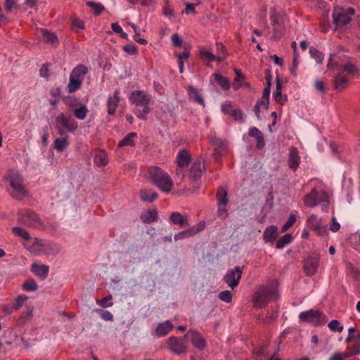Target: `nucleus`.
Here are the masks:
<instances>
[{
	"label": "nucleus",
	"instance_id": "obj_1",
	"mask_svg": "<svg viewBox=\"0 0 360 360\" xmlns=\"http://www.w3.org/2000/svg\"><path fill=\"white\" fill-rule=\"evenodd\" d=\"M129 100L136 107L134 112L137 117L146 120L147 119L146 115L150 112L148 105L150 101V96L143 91L135 90L131 93Z\"/></svg>",
	"mask_w": 360,
	"mask_h": 360
},
{
	"label": "nucleus",
	"instance_id": "obj_2",
	"mask_svg": "<svg viewBox=\"0 0 360 360\" xmlns=\"http://www.w3.org/2000/svg\"><path fill=\"white\" fill-rule=\"evenodd\" d=\"M4 179L9 183L13 191V193H11L13 198L21 200L27 195L23 184V178L17 170L8 169L4 176Z\"/></svg>",
	"mask_w": 360,
	"mask_h": 360
},
{
	"label": "nucleus",
	"instance_id": "obj_3",
	"mask_svg": "<svg viewBox=\"0 0 360 360\" xmlns=\"http://www.w3.org/2000/svg\"><path fill=\"white\" fill-rule=\"evenodd\" d=\"M148 173L153 184L162 192L169 193L172 190L174 182L169 174L160 167H150Z\"/></svg>",
	"mask_w": 360,
	"mask_h": 360
},
{
	"label": "nucleus",
	"instance_id": "obj_4",
	"mask_svg": "<svg viewBox=\"0 0 360 360\" xmlns=\"http://www.w3.org/2000/svg\"><path fill=\"white\" fill-rule=\"evenodd\" d=\"M276 288L274 283L259 285L256 288L252 297L254 307L262 308L266 306L276 295Z\"/></svg>",
	"mask_w": 360,
	"mask_h": 360
},
{
	"label": "nucleus",
	"instance_id": "obj_5",
	"mask_svg": "<svg viewBox=\"0 0 360 360\" xmlns=\"http://www.w3.org/2000/svg\"><path fill=\"white\" fill-rule=\"evenodd\" d=\"M56 128L58 134L63 136L68 132L74 133L78 128V124L72 117L61 112L56 118Z\"/></svg>",
	"mask_w": 360,
	"mask_h": 360
},
{
	"label": "nucleus",
	"instance_id": "obj_6",
	"mask_svg": "<svg viewBox=\"0 0 360 360\" xmlns=\"http://www.w3.org/2000/svg\"><path fill=\"white\" fill-rule=\"evenodd\" d=\"M355 13L353 8H344L340 6H335L333 11V22L335 29H342L346 25L349 24L351 20V16Z\"/></svg>",
	"mask_w": 360,
	"mask_h": 360
},
{
	"label": "nucleus",
	"instance_id": "obj_7",
	"mask_svg": "<svg viewBox=\"0 0 360 360\" xmlns=\"http://www.w3.org/2000/svg\"><path fill=\"white\" fill-rule=\"evenodd\" d=\"M205 169L204 160L200 157L197 158L187 170L186 176L189 182L194 186H198Z\"/></svg>",
	"mask_w": 360,
	"mask_h": 360
},
{
	"label": "nucleus",
	"instance_id": "obj_8",
	"mask_svg": "<svg viewBox=\"0 0 360 360\" xmlns=\"http://www.w3.org/2000/svg\"><path fill=\"white\" fill-rule=\"evenodd\" d=\"M18 221L26 226L34 229H45V225L38 214L32 210H24L20 211L18 213Z\"/></svg>",
	"mask_w": 360,
	"mask_h": 360
},
{
	"label": "nucleus",
	"instance_id": "obj_9",
	"mask_svg": "<svg viewBox=\"0 0 360 360\" xmlns=\"http://www.w3.org/2000/svg\"><path fill=\"white\" fill-rule=\"evenodd\" d=\"M29 251L35 255H40L41 253H55L59 251L58 247L53 243H45L44 240L34 238L33 239L32 244L27 247Z\"/></svg>",
	"mask_w": 360,
	"mask_h": 360
},
{
	"label": "nucleus",
	"instance_id": "obj_10",
	"mask_svg": "<svg viewBox=\"0 0 360 360\" xmlns=\"http://www.w3.org/2000/svg\"><path fill=\"white\" fill-rule=\"evenodd\" d=\"M167 347L173 354L184 355L188 352L187 340L185 336L178 338L172 336L167 340Z\"/></svg>",
	"mask_w": 360,
	"mask_h": 360
},
{
	"label": "nucleus",
	"instance_id": "obj_11",
	"mask_svg": "<svg viewBox=\"0 0 360 360\" xmlns=\"http://www.w3.org/2000/svg\"><path fill=\"white\" fill-rule=\"evenodd\" d=\"M270 19L273 26L274 34L271 37L273 40H278L282 37L285 32V27L283 25V19L276 12L275 8H271L270 10Z\"/></svg>",
	"mask_w": 360,
	"mask_h": 360
},
{
	"label": "nucleus",
	"instance_id": "obj_12",
	"mask_svg": "<svg viewBox=\"0 0 360 360\" xmlns=\"http://www.w3.org/2000/svg\"><path fill=\"white\" fill-rule=\"evenodd\" d=\"M321 202L327 203L329 202L328 195L325 191L320 194L316 189H312L310 193L306 194L304 197V204L309 207H315Z\"/></svg>",
	"mask_w": 360,
	"mask_h": 360
},
{
	"label": "nucleus",
	"instance_id": "obj_13",
	"mask_svg": "<svg viewBox=\"0 0 360 360\" xmlns=\"http://www.w3.org/2000/svg\"><path fill=\"white\" fill-rule=\"evenodd\" d=\"M210 143L214 146L213 156L218 160L219 158L226 153L228 149V142L215 135H211L208 137Z\"/></svg>",
	"mask_w": 360,
	"mask_h": 360
},
{
	"label": "nucleus",
	"instance_id": "obj_14",
	"mask_svg": "<svg viewBox=\"0 0 360 360\" xmlns=\"http://www.w3.org/2000/svg\"><path fill=\"white\" fill-rule=\"evenodd\" d=\"M191 161V155L186 150H181L177 154L176 163L177 167L176 169V175L178 176H184V169L187 167Z\"/></svg>",
	"mask_w": 360,
	"mask_h": 360
},
{
	"label": "nucleus",
	"instance_id": "obj_15",
	"mask_svg": "<svg viewBox=\"0 0 360 360\" xmlns=\"http://www.w3.org/2000/svg\"><path fill=\"white\" fill-rule=\"evenodd\" d=\"M243 266H236L233 269H229L224 277V282L231 288L236 287L241 278Z\"/></svg>",
	"mask_w": 360,
	"mask_h": 360
},
{
	"label": "nucleus",
	"instance_id": "obj_16",
	"mask_svg": "<svg viewBox=\"0 0 360 360\" xmlns=\"http://www.w3.org/2000/svg\"><path fill=\"white\" fill-rule=\"evenodd\" d=\"M299 318L302 321H307L316 325L324 322V317L322 316L321 312L319 310L310 309L302 311L300 314Z\"/></svg>",
	"mask_w": 360,
	"mask_h": 360
},
{
	"label": "nucleus",
	"instance_id": "obj_17",
	"mask_svg": "<svg viewBox=\"0 0 360 360\" xmlns=\"http://www.w3.org/2000/svg\"><path fill=\"white\" fill-rule=\"evenodd\" d=\"M186 339H189L196 349L202 350L207 347V342L202 335L195 330H189L185 335Z\"/></svg>",
	"mask_w": 360,
	"mask_h": 360
},
{
	"label": "nucleus",
	"instance_id": "obj_18",
	"mask_svg": "<svg viewBox=\"0 0 360 360\" xmlns=\"http://www.w3.org/2000/svg\"><path fill=\"white\" fill-rule=\"evenodd\" d=\"M319 265V257L316 255H309L304 262V270L307 276H313Z\"/></svg>",
	"mask_w": 360,
	"mask_h": 360
},
{
	"label": "nucleus",
	"instance_id": "obj_19",
	"mask_svg": "<svg viewBox=\"0 0 360 360\" xmlns=\"http://www.w3.org/2000/svg\"><path fill=\"white\" fill-rule=\"evenodd\" d=\"M205 228V222L202 221L195 225L190 227L189 229L178 233L174 236V240H178L185 238H188L195 236L198 233L202 231Z\"/></svg>",
	"mask_w": 360,
	"mask_h": 360
},
{
	"label": "nucleus",
	"instance_id": "obj_20",
	"mask_svg": "<svg viewBox=\"0 0 360 360\" xmlns=\"http://www.w3.org/2000/svg\"><path fill=\"white\" fill-rule=\"evenodd\" d=\"M189 217L188 215H182L179 212H173L169 216V220L173 224L179 225L181 228L188 227Z\"/></svg>",
	"mask_w": 360,
	"mask_h": 360
},
{
	"label": "nucleus",
	"instance_id": "obj_21",
	"mask_svg": "<svg viewBox=\"0 0 360 360\" xmlns=\"http://www.w3.org/2000/svg\"><path fill=\"white\" fill-rule=\"evenodd\" d=\"M288 162L289 167L292 170L295 171L298 168L300 163V158L299 156L298 150L295 147H291L290 148Z\"/></svg>",
	"mask_w": 360,
	"mask_h": 360
},
{
	"label": "nucleus",
	"instance_id": "obj_22",
	"mask_svg": "<svg viewBox=\"0 0 360 360\" xmlns=\"http://www.w3.org/2000/svg\"><path fill=\"white\" fill-rule=\"evenodd\" d=\"M349 79L342 72L337 75L333 80V88L335 91H341L348 85Z\"/></svg>",
	"mask_w": 360,
	"mask_h": 360
},
{
	"label": "nucleus",
	"instance_id": "obj_23",
	"mask_svg": "<svg viewBox=\"0 0 360 360\" xmlns=\"http://www.w3.org/2000/svg\"><path fill=\"white\" fill-rule=\"evenodd\" d=\"M174 328V325L170 321H166L158 325L155 329V334L158 337L167 335Z\"/></svg>",
	"mask_w": 360,
	"mask_h": 360
},
{
	"label": "nucleus",
	"instance_id": "obj_24",
	"mask_svg": "<svg viewBox=\"0 0 360 360\" xmlns=\"http://www.w3.org/2000/svg\"><path fill=\"white\" fill-rule=\"evenodd\" d=\"M89 69L84 65H79L76 66L70 73V77L79 79L82 82L85 75L88 73Z\"/></svg>",
	"mask_w": 360,
	"mask_h": 360
},
{
	"label": "nucleus",
	"instance_id": "obj_25",
	"mask_svg": "<svg viewBox=\"0 0 360 360\" xmlns=\"http://www.w3.org/2000/svg\"><path fill=\"white\" fill-rule=\"evenodd\" d=\"M120 102L119 91L116 90L114 95L110 97L108 101V113L110 115H113L115 113L116 108Z\"/></svg>",
	"mask_w": 360,
	"mask_h": 360
},
{
	"label": "nucleus",
	"instance_id": "obj_26",
	"mask_svg": "<svg viewBox=\"0 0 360 360\" xmlns=\"http://www.w3.org/2000/svg\"><path fill=\"white\" fill-rule=\"evenodd\" d=\"M49 270V267L45 264L39 265L36 263H34L31 265L32 272L43 279L47 277Z\"/></svg>",
	"mask_w": 360,
	"mask_h": 360
},
{
	"label": "nucleus",
	"instance_id": "obj_27",
	"mask_svg": "<svg viewBox=\"0 0 360 360\" xmlns=\"http://www.w3.org/2000/svg\"><path fill=\"white\" fill-rule=\"evenodd\" d=\"M158 219V213L156 210H148L141 214V219L145 224L155 222Z\"/></svg>",
	"mask_w": 360,
	"mask_h": 360
},
{
	"label": "nucleus",
	"instance_id": "obj_28",
	"mask_svg": "<svg viewBox=\"0 0 360 360\" xmlns=\"http://www.w3.org/2000/svg\"><path fill=\"white\" fill-rule=\"evenodd\" d=\"M94 162L98 167L106 166L108 163V155L105 150H98L96 152Z\"/></svg>",
	"mask_w": 360,
	"mask_h": 360
},
{
	"label": "nucleus",
	"instance_id": "obj_29",
	"mask_svg": "<svg viewBox=\"0 0 360 360\" xmlns=\"http://www.w3.org/2000/svg\"><path fill=\"white\" fill-rule=\"evenodd\" d=\"M187 89H188V95L189 99H191L200 105H205L204 99H203L202 95L200 94V92L198 91V90L196 88L193 87L191 85H189L187 87Z\"/></svg>",
	"mask_w": 360,
	"mask_h": 360
},
{
	"label": "nucleus",
	"instance_id": "obj_30",
	"mask_svg": "<svg viewBox=\"0 0 360 360\" xmlns=\"http://www.w3.org/2000/svg\"><path fill=\"white\" fill-rule=\"evenodd\" d=\"M278 229L276 226H270L267 227L263 234L264 240L266 243H273L278 235Z\"/></svg>",
	"mask_w": 360,
	"mask_h": 360
},
{
	"label": "nucleus",
	"instance_id": "obj_31",
	"mask_svg": "<svg viewBox=\"0 0 360 360\" xmlns=\"http://www.w3.org/2000/svg\"><path fill=\"white\" fill-rule=\"evenodd\" d=\"M249 135L257 139V148L260 149L264 146V139L262 133L256 127L250 129Z\"/></svg>",
	"mask_w": 360,
	"mask_h": 360
},
{
	"label": "nucleus",
	"instance_id": "obj_32",
	"mask_svg": "<svg viewBox=\"0 0 360 360\" xmlns=\"http://www.w3.org/2000/svg\"><path fill=\"white\" fill-rule=\"evenodd\" d=\"M158 196V193L153 190H141L140 192L141 200L144 202H153Z\"/></svg>",
	"mask_w": 360,
	"mask_h": 360
},
{
	"label": "nucleus",
	"instance_id": "obj_33",
	"mask_svg": "<svg viewBox=\"0 0 360 360\" xmlns=\"http://www.w3.org/2000/svg\"><path fill=\"white\" fill-rule=\"evenodd\" d=\"M137 136L135 132L129 133L119 143L118 147L122 148L124 146H135V141L134 139Z\"/></svg>",
	"mask_w": 360,
	"mask_h": 360
},
{
	"label": "nucleus",
	"instance_id": "obj_34",
	"mask_svg": "<svg viewBox=\"0 0 360 360\" xmlns=\"http://www.w3.org/2000/svg\"><path fill=\"white\" fill-rule=\"evenodd\" d=\"M281 89H282L281 83L279 81V79H278L277 82H276V89L273 93V97L276 102L279 103L281 105H283L285 103V102L287 101V97L285 96L284 98H283L282 94H281Z\"/></svg>",
	"mask_w": 360,
	"mask_h": 360
},
{
	"label": "nucleus",
	"instance_id": "obj_35",
	"mask_svg": "<svg viewBox=\"0 0 360 360\" xmlns=\"http://www.w3.org/2000/svg\"><path fill=\"white\" fill-rule=\"evenodd\" d=\"M217 200L219 206H226L228 204L229 200L227 198V191L223 187L218 188L217 192Z\"/></svg>",
	"mask_w": 360,
	"mask_h": 360
},
{
	"label": "nucleus",
	"instance_id": "obj_36",
	"mask_svg": "<svg viewBox=\"0 0 360 360\" xmlns=\"http://www.w3.org/2000/svg\"><path fill=\"white\" fill-rule=\"evenodd\" d=\"M213 77L217 83L221 86V88L225 91L230 89L229 80L219 73L213 74Z\"/></svg>",
	"mask_w": 360,
	"mask_h": 360
},
{
	"label": "nucleus",
	"instance_id": "obj_37",
	"mask_svg": "<svg viewBox=\"0 0 360 360\" xmlns=\"http://www.w3.org/2000/svg\"><path fill=\"white\" fill-rule=\"evenodd\" d=\"M69 145L67 135L61 139H56L53 143V148L59 152H63Z\"/></svg>",
	"mask_w": 360,
	"mask_h": 360
},
{
	"label": "nucleus",
	"instance_id": "obj_38",
	"mask_svg": "<svg viewBox=\"0 0 360 360\" xmlns=\"http://www.w3.org/2000/svg\"><path fill=\"white\" fill-rule=\"evenodd\" d=\"M43 40L46 43L56 44L58 43V37L54 33L48 31L47 30L43 29L41 31Z\"/></svg>",
	"mask_w": 360,
	"mask_h": 360
},
{
	"label": "nucleus",
	"instance_id": "obj_39",
	"mask_svg": "<svg viewBox=\"0 0 360 360\" xmlns=\"http://www.w3.org/2000/svg\"><path fill=\"white\" fill-rule=\"evenodd\" d=\"M338 69L342 72H345L349 75H354L358 72L356 66L351 62H348L344 65H340Z\"/></svg>",
	"mask_w": 360,
	"mask_h": 360
},
{
	"label": "nucleus",
	"instance_id": "obj_40",
	"mask_svg": "<svg viewBox=\"0 0 360 360\" xmlns=\"http://www.w3.org/2000/svg\"><path fill=\"white\" fill-rule=\"evenodd\" d=\"M216 48H217V55H215V56H217V61L221 62L226 57V48L223 45L222 43H217Z\"/></svg>",
	"mask_w": 360,
	"mask_h": 360
},
{
	"label": "nucleus",
	"instance_id": "obj_41",
	"mask_svg": "<svg viewBox=\"0 0 360 360\" xmlns=\"http://www.w3.org/2000/svg\"><path fill=\"white\" fill-rule=\"evenodd\" d=\"M88 113V109L84 104L81 105L79 108L73 111V115L79 120H84Z\"/></svg>",
	"mask_w": 360,
	"mask_h": 360
},
{
	"label": "nucleus",
	"instance_id": "obj_42",
	"mask_svg": "<svg viewBox=\"0 0 360 360\" xmlns=\"http://www.w3.org/2000/svg\"><path fill=\"white\" fill-rule=\"evenodd\" d=\"M82 82L79 79H74L70 76V82L68 85L69 93H74L77 91L82 86Z\"/></svg>",
	"mask_w": 360,
	"mask_h": 360
},
{
	"label": "nucleus",
	"instance_id": "obj_43",
	"mask_svg": "<svg viewBox=\"0 0 360 360\" xmlns=\"http://www.w3.org/2000/svg\"><path fill=\"white\" fill-rule=\"evenodd\" d=\"M292 240V236L290 233H286L279 238L276 245L277 249H281L286 245L289 244Z\"/></svg>",
	"mask_w": 360,
	"mask_h": 360
},
{
	"label": "nucleus",
	"instance_id": "obj_44",
	"mask_svg": "<svg viewBox=\"0 0 360 360\" xmlns=\"http://www.w3.org/2000/svg\"><path fill=\"white\" fill-rule=\"evenodd\" d=\"M86 5L92 8L94 15L98 16L105 10L104 6L101 4H97L93 1H87Z\"/></svg>",
	"mask_w": 360,
	"mask_h": 360
},
{
	"label": "nucleus",
	"instance_id": "obj_45",
	"mask_svg": "<svg viewBox=\"0 0 360 360\" xmlns=\"http://www.w3.org/2000/svg\"><path fill=\"white\" fill-rule=\"evenodd\" d=\"M27 300V296L25 295H19L15 300V303L13 304L11 310L9 311V313L12 312L13 311H17L24 304V302Z\"/></svg>",
	"mask_w": 360,
	"mask_h": 360
},
{
	"label": "nucleus",
	"instance_id": "obj_46",
	"mask_svg": "<svg viewBox=\"0 0 360 360\" xmlns=\"http://www.w3.org/2000/svg\"><path fill=\"white\" fill-rule=\"evenodd\" d=\"M307 226L314 230L321 224V220L314 214H311L307 221Z\"/></svg>",
	"mask_w": 360,
	"mask_h": 360
},
{
	"label": "nucleus",
	"instance_id": "obj_47",
	"mask_svg": "<svg viewBox=\"0 0 360 360\" xmlns=\"http://www.w3.org/2000/svg\"><path fill=\"white\" fill-rule=\"evenodd\" d=\"M12 233L18 236H20L25 240L30 239V236L28 231L22 228L15 226L12 228Z\"/></svg>",
	"mask_w": 360,
	"mask_h": 360
},
{
	"label": "nucleus",
	"instance_id": "obj_48",
	"mask_svg": "<svg viewBox=\"0 0 360 360\" xmlns=\"http://www.w3.org/2000/svg\"><path fill=\"white\" fill-rule=\"evenodd\" d=\"M309 53L312 58H315L318 63H321L323 62L324 58L323 54L316 48L313 46L310 47Z\"/></svg>",
	"mask_w": 360,
	"mask_h": 360
},
{
	"label": "nucleus",
	"instance_id": "obj_49",
	"mask_svg": "<svg viewBox=\"0 0 360 360\" xmlns=\"http://www.w3.org/2000/svg\"><path fill=\"white\" fill-rule=\"evenodd\" d=\"M200 56L207 61H217V56L214 55L212 52L208 51H205L204 49H201L200 51Z\"/></svg>",
	"mask_w": 360,
	"mask_h": 360
},
{
	"label": "nucleus",
	"instance_id": "obj_50",
	"mask_svg": "<svg viewBox=\"0 0 360 360\" xmlns=\"http://www.w3.org/2000/svg\"><path fill=\"white\" fill-rule=\"evenodd\" d=\"M70 21H71V27L72 29H75V28H78L80 30L85 29L84 22L82 20L79 19L77 17L72 16L70 18Z\"/></svg>",
	"mask_w": 360,
	"mask_h": 360
},
{
	"label": "nucleus",
	"instance_id": "obj_51",
	"mask_svg": "<svg viewBox=\"0 0 360 360\" xmlns=\"http://www.w3.org/2000/svg\"><path fill=\"white\" fill-rule=\"evenodd\" d=\"M296 221V216L295 214L291 213L288 221L285 223V224L282 226L281 231L283 232L288 230Z\"/></svg>",
	"mask_w": 360,
	"mask_h": 360
},
{
	"label": "nucleus",
	"instance_id": "obj_52",
	"mask_svg": "<svg viewBox=\"0 0 360 360\" xmlns=\"http://www.w3.org/2000/svg\"><path fill=\"white\" fill-rule=\"evenodd\" d=\"M219 299L226 303H230L232 301V293L229 290H224L219 292Z\"/></svg>",
	"mask_w": 360,
	"mask_h": 360
},
{
	"label": "nucleus",
	"instance_id": "obj_53",
	"mask_svg": "<svg viewBox=\"0 0 360 360\" xmlns=\"http://www.w3.org/2000/svg\"><path fill=\"white\" fill-rule=\"evenodd\" d=\"M347 350L349 354H347L348 357L350 356H354L360 353V342H355L354 345H351L347 347Z\"/></svg>",
	"mask_w": 360,
	"mask_h": 360
},
{
	"label": "nucleus",
	"instance_id": "obj_54",
	"mask_svg": "<svg viewBox=\"0 0 360 360\" xmlns=\"http://www.w3.org/2000/svg\"><path fill=\"white\" fill-rule=\"evenodd\" d=\"M112 299V295H108L101 300H97L96 303L102 307H108L112 306V302L107 303Z\"/></svg>",
	"mask_w": 360,
	"mask_h": 360
},
{
	"label": "nucleus",
	"instance_id": "obj_55",
	"mask_svg": "<svg viewBox=\"0 0 360 360\" xmlns=\"http://www.w3.org/2000/svg\"><path fill=\"white\" fill-rule=\"evenodd\" d=\"M23 288L27 291H34L37 289V285L34 280H29L24 283Z\"/></svg>",
	"mask_w": 360,
	"mask_h": 360
},
{
	"label": "nucleus",
	"instance_id": "obj_56",
	"mask_svg": "<svg viewBox=\"0 0 360 360\" xmlns=\"http://www.w3.org/2000/svg\"><path fill=\"white\" fill-rule=\"evenodd\" d=\"M329 328L333 331L342 332L343 326H340V323L337 320H333L328 323Z\"/></svg>",
	"mask_w": 360,
	"mask_h": 360
},
{
	"label": "nucleus",
	"instance_id": "obj_57",
	"mask_svg": "<svg viewBox=\"0 0 360 360\" xmlns=\"http://www.w3.org/2000/svg\"><path fill=\"white\" fill-rule=\"evenodd\" d=\"M97 312L99 314L101 319L105 321H112L113 319L112 314L108 311L98 309Z\"/></svg>",
	"mask_w": 360,
	"mask_h": 360
},
{
	"label": "nucleus",
	"instance_id": "obj_58",
	"mask_svg": "<svg viewBox=\"0 0 360 360\" xmlns=\"http://www.w3.org/2000/svg\"><path fill=\"white\" fill-rule=\"evenodd\" d=\"M17 1L18 0H5L4 8L6 12H11L16 8Z\"/></svg>",
	"mask_w": 360,
	"mask_h": 360
},
{
	"label": "nucleus",
	"instance_id": "obj_59",
	"mask_svg": "<svg viewBox=\"0 0 360 360\" xmlns=\"http://www.w3.org/2000/svg\"><path fill=\"white\" fill-rule=\"evenodd\" d=\"M123 50L126 53L131 54V55H136L138 53L137 46L136 45H134V44H127V45L124 46L123 47Z\"/></svg>",
	"mask_w": 360,
	"mask_h": 360
},
{
	"label": "nucleus",
	"instance_id": "obj_60",
	"mask_svg": "<svg viewBox=\"0 0 360 360\" xmlns=\"http://www.w3.org/2000/svg\"><path fill=\"white\" fill-rule=\"evenodd\" d=\"M231 116L236 121H243V113L240 109H233V112L231 114Z\"/></svg>",
	"mask_w": 360,
	"mask_h": 360
},
{
	"label": "nucleus",
	"instance_id": "obj_61",
	"mask_svg": "<svg viewBox=\"0 0 360 360\" xmlns=\"http://www.w3.org/2000/svg\"><path fill=\"white\" fill-rule=\"evenodd\" d=\"M351 342H360V331H356V333L352 335H348L346 338V342L349 343Z\"/></svg>",
	"mask_w": 360,
	"mask_h": 360
},
{
	"label": "nucleus",
	"instance_id": "obj_62",
	"mask_svg": "<svg viewBox=\"0 0 360 360\" xmlns=\"http://www.w3.org/2000/svg\"><path fill=\"white\" fill-rule=\"evenodd\" d=\"M172 41L175 46H181L182 44V39L176 33L173 34L172 36Z\"/></svg>",
	"mask_w": 360,
	"mask_h": 360
},
{
	"label": "nucleus",
	"instance_id": "obj_63",
	"mask_svg": "<svg viewBox=\"0 0 360 360\" xmlns=\"http://www.w3.org/2000/svg\"><path fill=\"white\" fill-rule=\"evenodd\" d=\"M40 76L44 78H48L49 77V69L48 64H45L41 66L40 69Z\"/></svg>",
	"mask_w": 360,
	"mask_h": 360
},
{
	"label": "nucleus",
	"instance_id": "obj_64",
	"mask_svg": "<svg viewBox=\"0 0 360 360\" xmlns=\"http://www.w3.org/2000/svg\"><path fill=\"white\" fill-rule=\"evenodd\" d=\"M278 314L276 311L268 312L266 315V321L267 323H271L277 319Z\"/></svg>",
	"mask_w": 360,
	"mask_h": 360
}]
</instances>
